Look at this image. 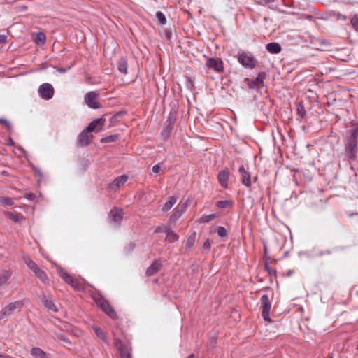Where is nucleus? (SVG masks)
<instances>
[{"mask_svg": "<svg viewBox=\"0 0 358 358\" xmlns=\"http://www.w3.org/2000/svg\"><path fill=\"white\" fill-rule=\"evenodd\" d=\"M94 300L97 304L98 306H99L107 315H108L112 318H115L116 316L115 313L113 310V308L110 307L109 303L101 296H94Z\"/></svg>", "mask_w": 358, "mask_h": 358, "instance_id": "nucleus-1", "label": "nucleus"}, {"mask_svg": "<svg viewBox=\"0 0 358 358\" xmlns=\"http://www.w3.org/2000/svg\"><path fill=\"white\" fill-rule=\"evenodd\" d=\"M262 303V315L264 320L266 322H271L272 320L270 317V311L271 308V303L269 301L268 297L264 295L261 298Z\"/></svg>", "mask_w": 358, "mask_h": 358, "instance_id": "nucleus-2", "label": "nucleus"}, {"mask_svg": "<svg viewBox=\"0 0 358 358\" xmlns=\"http://www.w3.org/2000/svg\"><path fill=\"white\" fill-rule=\"evenodd\" d=\"M24 262L27 265V266L34 271L35 275L43 282H45L47 280V276L45 273L41 271L37 265L29 258L26 257L24 259Z\"/></svg>", "mask_w": 358, "mask_h": 358, "instance_id": "nucleus-3", "label": "nucleus"}, {"mask_svg": "<svg viewBox=\"0 0 358 358\" xmlns=\"http://www.w3.org/2000/svg\"><path fill=\"white\" fill-rule=\"evenodd\" d=\"M86 104L94 109L99 108L101 105L98 101V94L94 92H90L85 96Z\"/></svg>", "mask_w": 358, "mask_h": 358, "instance_id": "nucleus-4", "label": "nucleus"}, {"mask_svg": "<svg viewBox=\"0 0 358 358\" xmlns=\"http://www.w3.org/2000/svg\"><path fill=\"white\" fill-rule=\"evenodd\" d=\"M39 95L44 99H50L54 94L53 87L49 83H44L38 88Z\"/></svg>", "mask_w": 358, "mask_h": 358, "instance_id": "nucleus-5", "label": "nucleus"}, {"mask_svg": "<svg viewBox=\"0 0 358 358\" xmlns=\"http://www.w3.org/2000/svg\"><path fill=\"white\" fill-rule=\"evenodd\" d=\"M238 62L245 66L253 67L255 65V61L253 57L246 52L240 53Z\"/></svg>", "mask_w": 358, "mask_h": 358, "instance_id": "nucleus-6", "label": "nucleus"}, {"mask_svg": "<svg viewBox=\"0 0 358 358\" xmlns=\"http://www.w3.org/2000/svg\"><path fill=\"white\" fill-rule=\"evenodd\" d=\"M104 124L105 119L101 117L92 121L86 129L88 131L99 132L102 131Z\"/></svg>", "mask_w": 358, "mask_h": 358, "instance_id": "nucleus-7", "label": "nucleus"}, {"mask_svg": "<svg viewBox=\"0 0 358 358\" xmlns=\"http://www.w3.org/2000/svg\"><path fill=\"white\" fill-rule=\"evenodd\" d=\"M206 64L209 69L217 72L223 70V63L220 59L208 58Z\"/></svg>", "mask_w": 358, "mask_h": 358, "instance_id": "nucleus-8", "label": "nucleus"}, {"mask_svg": "<svg viewBox=\"0 0 358 358\" xmlns=\"http://www.w3.org/2000/svg\"><path fill=\"white\" fill-rule=\"evenodd\" d=\"M91 131H88L87 129H85L79 136L78 142L80 145L85 146L90 144L93 136L90 134Z\"/></svg>", "mask_w": 358, "mask_h": 358, "instance_id": "nucleus-9", "label": "nucleus"}, {"mask_svg": "<svg viewBox=\"0 0 358 358\" xmlns=\"http://www.w3.org/2000/svg\"><path fill=\"white\" fill-rule=\"evenodd\" d=\"M189 205V201L187 200L184 203H180L176 208V212L172 215L171 219L173 220H178L185 212Z\"/></svg>", "mask_w": 358, "mask_h": 358, "instance_id": "nucleus-10", "label": "nucleus"}, {"mask_svg": "<svg viewBox=\"0 0 358 358\" xmlns=\"http://www.w3.org/2000/svg\"><path fill=\"white\" fill-rule=\"evenodd\" d=\"M128 177L126 175L120 176L116 178L110 185L112 190H116L117 188L124 185L127 181Z\"/></svg>", "mask_w": 358, "mask_h": 358, "instance_id": "nucleus-11", "label": "nucleus"}, {"mask_svg": "<svg viewBox=\"0 0 358 358\" xmlns=\"http://www.w3.org/2000/svg\"><path fill=\"white\" fill-rule=\"evenodd\" d=\"M123 213L121 209L114 208L110 212L109 217L113 224H117L122 219Z\"/></svg>", "mask_w": 358, "mask_h": 358, "instance_id": "nucleus-12", "label": "nucleus"}, {"mask_svg": "<svg viewBox=\"0 0 358 358\" xmlns=\"http://www.w3.org/2000/svg\"><path fill=\"white\" fill-rule=\"evenodd\" d=\"M239 173L241 176L242 182L244 185L250 187L251 185L250 174L245 170L243 166L239 168Z\"/></svg>", "mask_w": 358, "mask_h": 358, "instance_id": "nucleus-13", "label": "nucleus"}, {"mask_svg": "<svg viewBox=\"0 0 358 358\" xmlns=\"http://www.w3.org/2000/svg\"><path fill=\"white\" fill-rule=\"evenodd\" d=\"M115 346L120 351L122 358H129L130 355L129 349L124 346L120 341H116Z\"/></svg>", "mask_w": 358, "mask_h": 358, "instance_id": "nucleus-14", "label": "nucleus"}, {"mask_svg": "<svg viewBox=\"0 0 358 358\" xmlns=\"http://www.w3.org/2000/svg\"><path fill=\"white\" fill-rule=\"evenodd\" d=\"M60 274L62 278L69 284L71 285L73 287H74L76 289H81L82 286L77 283L75 280H73L66 273L64 272L63 271L60 270Z\"/></svg>", "mask_w": 358, "mask_h": 358, "instance_id": "nucleus-15", "label": "nucleus"}, {"mask_svg": "<svg viewBox=\"0 0 358 358\" xmlns=\"http://www.w3.org/2000/svg\"><path fill=\"white\" fill-rule=\"evenodd\" d=\"M229 178V173L226 170L220 171L218 174V180L220 184L223 187H227L228 185V180Z\"/></svg>", "mask_w": 358, "mask_h": 358, "instance_id": "nucleus-16", "label": "nucleus"}, {"mask_svg": "<svg viewBox=\"0 0 358 358\" xmlns=\"http://www.w3.org/2000/svg\"><path fill=\"white\" fill-rule=\"evenodd\" d=\"M177 199L175 196H170L168 201L164 204L162 210L164 212L169 211L176 203Z\"/></svg>", "mask_w": 358, "mask_h": 358, "instance_id": "nucleus-17", "label": "nucleus"}, {"mask_svg": "<svg viewBox=\"0 0 358 358\" xmlns=\"http://www.w3.org/2000/svg\"><path fill=\"white\" fill-rule=\"evenodd\" d=\"M266 50L273 54H276L280 52L281 48L278 43H271L266 45Z\"/></svg>", "mask_w": 358, "mask_h": 358, "instance_id": "nucleus-18", "label": "nucleus"}, {"mask_svg": "<svg viewBox=\"0 0 358 358\" xmlns=\"http://www.w3.org/2000/svg\"><path fill=\"white\" fill-rule=\"evenodd\" d=\"M6 215L8 218L16 223H20L24 220V217L21 215L15 214L13 213H7Z\"/></svg>", "mask_w": 358, "mask_h": 358, "instance_id": "nucleus-19", "label": "nucleus"}, {"mask_svg": "<svg viewBox=\"0 0 358 358\" xmlns=\"http://www.w3.org/2000/svg\"><path fill=\"white\" fill-rule=\"evenodd\" d=\"M161 264L159 262H155L153 264L148 268L147 275H152L156 273L160 268Z\"/></svg>", "mask_w": 358, "mask_h": 358, "instance_id": "nucleus-20", "label": "nucleus"}, {"mask_svg": "<svg viewBox=\"0 0 358 358\" xmlns=\"http://www.w3.org/2000/svg\"><path fill=\"white\" fill-rule=\"evenodd\" d=\"M34 40L36 44L42 45L45 43L46 37L44 34L39 32L36 34Z\"/></svg>", "mask_w": 358, "mask_h": 358, "instance_id": "nucleus-21", "label": "nucleus"}, {"mask_svg": "<svg viewBox=\"0 0 358 358\" xmlns=\"http://www.w3.org/2000/svg\"><path fill=\"white\" fill-rule=\"evenodd\" d=\"M217 215L215 213H213V214H210V215H203L199 218V222H203V223L208 222L213 220V219H215V217H217Z\"/></svg>", "mask_w": 358, "mask_h": 358, "instance_id": "nucleus-22", "label": "nucleus"}, {"mask_svg": "<svg viewBox=\"0 0 358 358\" xmlns=\"http://www.w3.org/2000/svg\"><path fill=\"white\" fill-rule=\"evenodd\" d=\"M178 236L176 234H175L173 231L169 230L167 231L166 234V240L169 242H174L178 240Z\"/></svg>", "mask_w": 358, "mask_h": 358, "instance_id": "nucleus-23", "label": "nucleus"}, {"mask_svg": "<svg viewBox=\"0 0 358 358\" xmlns=\"http://www.w3.org/2000/svg\"><path fill=\"white\" fill-rule=\"evenodd\" d=\"M43 304L44 306L50 309V310H52L55 312L57 311V309L56 308V306L54 304V303L51 301V300H49V299H45L44 301H43Z\"/></svg>", "mask_w": 358, "mask_h": 358, "instance_id": "nucleus-24", "label": "nucleus"}, {"mask_svg": "<svg viewBox=\"0 0 358 358\" xmlns=\"http://www.w3.org/2000/svg\"><path fill=\"white\" fill-rule=\"evenodd\" d=\"M156 17H157L158 23L159 24L164 25L166 24V17L162 12H157L156 13Z\"/></svg>", "mask_w": 358, "mask_h": 358, "instance_id": "nucleus-25", "label": "nucleus"}, {"mask_svg": "<svg viewBox=\"0 0 358 358\" xmlns=\"http://www.w3.org/2000/svg\"><path fill=\"white\" fill-rule=\"evenodd\" d=\"M118 69L120 72L126 73L127 70V64L125 60L122 59L118 64Z\"/></svg>", "mask_w": 358, "mask_h": 358, "instance_id": "nucleus-26", "label": "nucleus"}, {"mask_svg": "<svg viewBox=\"0 0 358 358\" xmlns=\"http://www.w3.org/2000/svg\"><path fill=\"white\" fill-rule=\"evenodd\" d=\"M118 136L117 135H110L106 138L101 139L102 143H110L115 142L117 139Z\"/></svg>", "mask_w": 358, "mask_h": 358, "instance_id": "nucleus-27", "label": "nucleus"}, {"mask_svg": "<svg viewBox=\"0 0 358 358\" xmlns=\"http://www.w3.org/2000/svg\"><path fill=\"white\" fill-rule=\"evenodd\" d=\"M218 208H224L231 206V202L229 201H220L216 203Z\"/></svg>", "mask_w": 358, "mask_h": 358, "instance_id": "nucleus-28", "label": "nucleus"}, {"mask_svg": "<svg viewBox=\"0 0 358 358\" xmlns=\"http://www.w3.org/2000/svg\"><path fill=\"white\" fill-rule=\"evenodd\" d=\"M351 24L353 28L358 31V15H355L351 19Z\"/></svg>", "mask_w": 358, "mask_h": 358, "instance_id": "nucleus-29", "label": "nucleus"}, {"mask_svg": "<svg viewBox=\"0 0 358 358\" xmlns=\"http://www.w3.org/2000/svg\"><path fill=\"white\" fill-rule=\"evenodd\" d=\"M0 203L4 206H10L13 204V201L9 198L1 197Z\"/></svg>", "mask_w": 358, "mask_h": 358, "instance_id": "nucleus-30", "label": "nucleus"}, {"mask_svg": "<svg viewBox=\"0 0 358 358\" xmlns=\"http://www.w3.org/2000/svg\"><path fill=\"white\" fill-rule=\"evenodd\" d=\"M217 234L220 237H225L227 234V230L223 227H218L217 229Z\"/></svg>", "mask_w": 358, "mask_h": 358, "instance_id": "nucleus-31", "label": "nucleus"}, {"mask_svg": "<svg viewBox=\"0 0 358 358\" xmlns=\"http://www.w3.org/2000/svg\"><path fill=\"white\" fill-rule=\"evenodd\" d=\"M94 331L98 337H99L101 339H104V334L101 329L96 327L94 328Z\"/></svg>", "mask_w": 358, "mask_h": 358, "instance_id": "nucleus-32", "label": "nucleus"}, {"mask_svg": "<svg viewBox=\"0 0 358 358\" xmlns=\"http://www.w3.org/2000/svg\"><path fill=\"white\" fill-rule=\"evenodd\" d=\"M161 171V165L160 164H156L152 167V172L155 173H158Z\"/></svg>", "mask_w": 358, "mask_h": 358, "instance_id": "nucleus-33", "label": "nucleus"}, {"mask_svg": "<svg viewBox=\"0 0 358 358\" xmlns=\"http://www.w3.org/2000/svg\"><path fill=\"white\" fill-rule=\"evenodd\" d=\"M356 145H357L356 141H354L353 143L348 145L347 148L349 150H350V152H352L353 150V149L356 147Z\"/></svg>", "mask_w": 358, "mask_h": 358, "instance_id": "nucleus-34", "label": "nucleus"}, {"mask_svg": "<svg viewBox=\"0 0 358 358\" xmlns=\"http://www.w3.org/2000/svg\"><path fill=\"white\" fill-rule=\"evenodd\" d=\"M210 242L209 240H206L203 243V248L206 250H209L210 248Z\"/></svg>", "mask_w": 358, "mask_h": 358, "instance_id": "nucleus-35", "label": "nucleus"}, {"mask_svg": "<svg viewBox=\"0 0 358 358\" xmlns=\"http://www.w3.org/2000/svg\"><path fill=\"white\" fill-rule=\"evenodd\" d=\"M6 40V37L3 35L0 36V43H4Z\"/></svg>", "mask_w": 358, "mask_h": 358, "instance_id": "nucleus-36", "label": "nucleus"}, {"mask_svg": "<svg viewBox=\"0 0 358 358\" xmlns=\"http://www.w3.org/2000/svg\"><path fill=\"white\" fill-rule=\"evenodd\" d=\"M61 341L63 342L64 344H65L66 343H69V341L64 336L61 337Z\"/></svg>", "mask_w": 358, "mask_h": 358, "instance_id": "nucleus-37", "label": "nucleus"}, {"mask_svg": "<svg viewBox=\"0 0 358 358\" xmlns=\"http://www.w3.org/2000/svg\"><path fill=\"white\" fill-rule=\"evenodd\" d=\"M257 82L258 83H262L263 82V77H261V75L257 78Z\"/></svg>", "mask_w": 358, "mask_h": 358, "instance_id": "nucleus-38", "label": "nucleus"}, {"mask_svg": "<svg viewBox=\"0 0 358 358\" xmlns=\"http://www.w3.org/2000/svg\"><path fill=\"white\" fill-rule=\"evenodd\" d=\"M8 145H13V141L12 139L9 138L7 141Z\"/></svg>", "mask_w": 358, "mask_h": 358, "instance_id": "nucleus-39", "label": "nucleus"}, {"mask_svg": "<svg viewBox=\"0 0 358 358\" xmlns=\"http://www.w3.org/2000/svg\"><path fill=\"white\" fill-rule=\"evenodd\" d=\"M34 194H29V195H28V196H27V198H28L29 199H34Z\"/></svg>", "mask_w": 358, "mask_h": 358, "instance_id": "nucleus-40", "label": "nucleus"}, {"mask_svg": "<svg viewBox=\"0 0 358 358\" xmlns=\"http://www.w3.org/2000/svg\"><path fill=\"white\" fill-rule=\"evenodd\" d=\"M338 19L345 20V19H346V17H345V16H344V15H340V17H338Z\"/></svg>", "mask_w": 358, "mask_h": 358, "instance_id": "nucleus-41", "label": "nucleus"}, {"mask_svg": "<svg viewBox=\"0 0 358 358\" xmlns=\"http://www.w3.org/2000/svg\"><path fill=\"white\" fill-rule=\"evenodd\" d=\"M187 358H194V355H191Z\"/></svg>", "mask_w": 358, "mask_h": 358, "instance_id": "nucleus-42", "label": "nucleus"}, {"mask_svg": "<svg viewBox=\"0 0 358 358\" xmlns=\"http://www.w3.org/2000/svg\"><path fill=\"white\" fill-rule=\"evenodd\" d=\"M1 122H6V121L3 120H0Z\"/></svg>", "mask_w": 358, "mask_h": 358, "instance_id": "nucleus-43", "label": "nucleus"}, {"mask_svg": "<svg viewBox=\"0 0 358 358\" xmlns=\"http://www.w3.org/2000/svg\"><path fill=\"white\" fill-rule=\"evenodd\" d=\"M330 358H333V357H330Z\"/></svg>", "mask_w": 358, "mask_h": 358, "instance_id": "nucleus-44", "label": "nucleus"}]
</instances>
